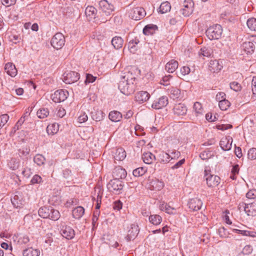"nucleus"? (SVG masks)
Listing matches in <instances>:
<instances>
[{"label":"nucleus","mask_w":256,"mask_h":256,"mask_svg":"<svg viewBox=\"0 0 256 256\" xmlns=\"http://www.w3.org/2000/svg\"><path fill=\"white\" fill-rule=\"evenodd\" d=\"M136 78L132 72H128L122 76L118 82V88L123 94L128 96L133 93L136 86Z\"/></svg>","instance_id":"obj_1"},{"label":"nucleus","mask_w":256,"mask_h":256,"mask_svg":"<svg viewBox=\"0 0 256 256\" xmlns=\"http://www.w3.org/2000/svg\"><path fill=\"white\" fill-rule=\"evenodd\" d=\"M206 33L209 39L218 40L221 38L222 28L220 25L216 24L208 28Z\"/></svg>","instance_id":"obj_2"},{"label":"nucleus","mask_w":256,"mask_h":256,"mask_svg":"<svg viewBox=\"0 0 256 256\" xmlns=\"http://www.w3.org/2000/svg\"><path fill=\"white\" fill-rule=\"evenodd\" d=\"M124 187V182L120 180L112 179L107 184L108 190L116 194L122 193Z\"/></svg>","instance_id":"obj_3"},{"label":"nucleus","mask_w":256,"mask_h":256,"mask_svg":"<svg viewBox=\"0 0 256 256\" xmlns=\"http://www.w3.org/2000/svg\"><path fill=\"white\" fill-rule=\"evenodd\" d=\"M256 44V36H251L248 41L243 42L242 46L247 54H252L255 50Z\"/></svg>","instance_id":"obj_4"},{"label":"nucleus","mask_w":256,"mask_h":256,"mask_svg":"<svg viewBox=\"0 0 256 256\" xmlns=\"http://www.w3.org/2000/svg\"><path fill=\"white\" fill-rule=\"evenodd\" d=\"M66 40L64 36L60 32L56 33L52 38L51 45L54 48L59 50L64 45Z\"/></svg>","instance_id":"obj_5"},{"label":"nucleus","mask_w":256,"mask_h":256,"mask_svg":"<svg viewBox=\"0 0 256 256\" xmlns=\"http://www.w3.org/2000/svg\"><path fill=\"white\" fill-rule=\"evenodd\" d=\"M204 178L206 184L210 188H214L220 183V178L218 176L212 174L206 170H204Z\"/></svg>","instance_id":"obj_6"},{"label":"nucleus","mask_w":256,"mask_h":256,"mask_svg":"<svg viewBox=\"0 0 256 256\" xmlns=\"http://www.w3.org/2000/svg\"><path fill=\"white\" fill-rule=\"evenodd\" d=\"M68 96V92L64 90H58L51 95V98L54 102H60L64 101Z\"/></svg>","instance_id":"obj_7"},{"label":"nucleus","mask_w":256,"mask_h":256,"mask_svg":"<svg viewBox=\"0 0 256 256\" xmlns=\"http://www.w3.org/2000/svg\"><path fill=\"white\" fill-rule=\"evenodd\" d=\"M63 81L66 84H71L77 82L80 79V74L78 72L70 71L64 74Z\"/></svg>","instance_id":"obj_8"},{"label":"nucleus","mask_w":256,"mask_h":256,"mask_svg":"<svg viewBox=\"0 0 256 256\" xmlns=\"http://www.w3.org/2000/svg\"><path fill=\"white\" fill-rule=\"evenodd\" d=\"M146 14V12L144 8L141 7H136L132 10L130 16L135 20H138L143 18Z\"/></svg>","instance_id":"obj_9"},{"label":"nucleus","mask_w":256,"mask_h":256,"mask_svg":"<svg viewBox=\"0 0 256 256\" xmlns=\"http://www.w3.org/2000/svg\"><path fill=\"white\" fill-rule=\"evenodd\" d=\"M194 3L192 0H185L184 2V8L180 10V13L184 16H189L193 11Z\"/></svg>","instance_id":"obj_10"},{"label":"nucleus","mask_w":256,"mask_h":256,"mask_svg":"<svg viewBox=\"0 0 256 256\" xmlns=\"http://www.w3.org/2000/svg\"><path fill=\"white\" fill-rule=\"evenodd\" d=\"M99 6L103 12L104 13L106 16L110 15L114 9V6L110 3H109L106 0L100 1Z\"/></svg>","instance_id":"obj_11"},{"label":"nucleus","mask_w":256,"mask_h":256,"mask_svg":"<svg viewBox=\"0 0 256 256\" xmlns=\"http://www.w3.org/2000/svg\"><path fill=\"white\" fill-rule=\"evenodd\" d=\"M139 232L138 226L135 224H132L128 232V234L126 237L128 241L134 240Z\"/></svg>","instance_id":"obj_12"},{"label":"nucleus","mask_w":256,"mask_h":256,"mask_svg":"<svg viewBox=\"0 0 256 256\" xmlns=\"http://www.w3.org/2000/svg\"><path fill=\"white\" fill-rule=\"evenodd\" d=\"M168 98L166 96H162L158 100H155L152 104V107L156 110H159L166 106L168 104Z\"/></svg>","instance_id":"obj_13"},{"label":"nucleus","mask_w":256,"mask_h":256,"mask_svg":"<svg viewBox=\"0 0 256 256\" xmlns=\"http://www.w3.org/2000/svg\"><path fill=\"white\" fill-rule=\"evenodd\" d=\"M11 201L13 206L16 208L21 207L24 202L22 194L19 192H16L14 194V196L11 198Z\"/></svg>","instance_id":"obj_14"},{"label":"nucleus","mask_w":256,"mask_h":256,"mask_svg":"<svg viewBox=\"0 0 256 256\" xmlns=\"http://www.w3.org/2000/svg\"><path fill=\"white\" fill-rule=\"evenodd\" d=\"M61 234L68 240H72L75 236L74 230L70 226H63L61 230Z\"/></svg>","instance_id":"obj_15"},{"label":"nucleus","mask_w":256,"mask_h":256,"mask_svg":"<svg viewBox=\"0 0 256 256\" xmlns=\"http://www.w3.org/2000/svg\"><path fill=\"white\" fill-rule=\"evenodd\" d=\"M232 138L228 136L224 137L221 139L220 142V146L221 148L225 151L229 150L232 148Z\"/></svg>","instance_id":"obj_16"},{"label":"nucleus","mask_w":256,"mask_h":256,"mask_svg":"<svg viewBox=\"0 0 256 256\" xmlns=\"http://www.w3.org/2000/svg\"><path fill=\"white\" fill-rule=\"evenodd\" d=\"M126 174V170L120 166L116 168L112 172L114 178L118 180L124 178Z\"/></svg>","instance_id":"obj_17"},{"label":"nucleus","mask_w":256,"mask_h":256,"mask_svg":"<svg viewBox=\"0 0 256 256\" xmlns=\"http://www.w3.org/2000/svg\"><path fill=\"white\" fill-rule=\"evenodd\" d=\"M202 205V200L198 198H193L190 200L188 202L189 208L194 211L199 210Z\"/></svg>","instance_id":"obj_18"},{"label":"nucleus","mask_w":256,"mask_h":256,"mask_svg":"<svg viewBox=\"0 0 256 256\" xmlns=\"http://www.w3.org/2000/svg\"><path fill=\"white\" fill-rule=\"evenodd\" d=\"M244 206V210L248 216H255L256 215V203L252 202L250 204H242Z\"/></svg>","instance_id":"obj_19"},{"label":"nucleus","mask_w":256,"mask_h":256,"mask_svg":"<svg viewBox=\"0 0 256 256\" xmlns=\"http://www.w3.org/2000/svg\"><path fill=\"white\" fill-rule=\"evenodd\" d=\"M150 98V94L146 91H140L135 96V100L140 104L146 102Z\"/></svg>","instance_id":"obj_20"},{"label":"nucleus","mask_w":256,"mask_h":256,"mask_svg":"<svg viewBox=\"0 0 256 256\" xmlns=\"http://www.w3.org/2000/svg\"><path fill=\"white\" fill-rule=\"evenodd\" d=\"M173 110L175 114L178 116H184L186 114L187 108L184 104H178L175 105Z\"/></svg>","instance_id":"obj_21"},{"label":"nucleus","mask_w":256,"mask_h":256,"mask_svg":"<svg viewBox=\"0 0 256 256\" xmlns=\"http://www.w3.org/2000/svg\"><path fill=\"white\" fill-rule=\"evenodd\" d=\"M222 68V66L217 60H211L208 66L209 70L212 72H218Z\"/></svg>","instance_id":"obj_22"},{"label":"nucleus","mask_w":256,"mask_h":256,"mask_svg":"<svg viewBox=\"0 0 256 256\" xmlns=\"http://www.w3.org/2000/svg\"><path fill=\"white\" fill-rule=\"evenodd\" d=\"M85 14L88 20L91 21L96 18V10L92 6H88L85 10Z\"/></svg>","instance_id":"obj_23"},{"label":"nucleus","mask_w":256,"mask_h":256,"mask_svg":"<svg viewBox=\"0 0 256 256\" xmlns=\"http://www.w3.org/2000/svg\"><path fill=\"white\" fill-rule=\"evenodd\" d=\"M126 157V152L122 148H117L114 156V158L115 160L122 161Z\"/></svg>","instance_id":"obj_24"},{"label":"nucleus","mask_w":256,"mask_h":256,"mask_svg":"<svg viewBox=\"0 0 256 256\" xmlns=\"http://www.w3.org/2000/svg\"><path fill=\"white\" fill-rule=\"evenodd\" d=\"M4 69L6 73L12 77L15 76L17 74V70L15 66L11 62L6 64Z\"/></svg>","instance_id":"obj_25"},{"label":"nucleus","mask_w":256,"mask_h":256,"mask_svg":"<svg viewBox=\"0 0 256 256\" xmlns=\"http://www.w3.org/2000/svg\"><path fill=\"white\" fill-rule=\"evenodd\" d=\"M109 119L114 122H120L122 118V114L118 111H111L108 114Z\"/></svg>","instance_id":"obj_26"},{"label":"nucleus","mask_w":256,"mask_h":256,"mask_svg":"<svg viewBox=\"0 0 256 256\" xmlns=\"http://www.w3.org/2000/svg\"><path fill=\"white\" fill-rule=\"evenodd\" d=\"M178 65V62L176 60H172L166 64L165 68L168 72L172 73L177 69Z\"/></svg>","instance_id":"obj_27"},{"label":"nucleus","mask_w":256,"mask_h":256,"mask_svg":"<svg viewBox=\"0 0 256 256\" xmlns=\"http://www.w3.org/2000/svg\"><path fill=\"white\" fill-rule=\"evenodd\" d=\"M92 118L96 122L102 120L105 116V114L101 110H94L92 112Z\"/></svg>","instance_id":"obj_28"},{"label":"nucleus","mask_w":256,"mask_h":256,"mask_svg":"<svg viewBox=\"0 0 256 256\" xmlns=\"http://www.w3.org/2000/svg\"><path fill=\"white\" fill-rule=\"evenodd\" d=\"M84 213V208L81 206H78L72 210V214L74 218L76 219H80Z\"/></svg>","instance_id":"obj_29"},{"label":"nucleus","mask_w":256,"mask_h":256,"mask_svg":"<svg viewBox=\"0 0 256 256\" xmlns=\"http://www.w3.org/2000/svg\"><path fill=\"white\" fill-rule=\"evenodd\" d=\"M168 92L170 97L174 100L178 98L180 96V90L174 87H171L168 88Z\"/></svg>","instance_id":"obj_30"},{"label":"nucleus","mask_w":256,"mask_h":256,"mask_svg":"<svg viewBox=\"0 0 256 256\" xmlns=\"http://www.w3.org/2000/svg\"><path fill=\"white\" fill-rule=\"evenodd\" d=\"M50 206L40 208L38 212L39 216L44 218H48L50 217V212H51L50 210H50Z\"/></svg>","instance_id":"obj_31"},{"label":"nucleus","mask_w":256,"mask_h":256,"mask_svg":"<svg viewBox=\"0 0 256 256\" xmlns=\"http://www.w3.org/2000/svg\"><path fill=\"white\" fill-rule=\"evenodd\" d=\"M142 158L144 163L150 164L155 160V156L152 152H148L143 154Z\"/></svg>","instance_id":"obj_32"},{"label":"nucleus","mask_w":256,"mask_h":256,"mask_svg":"<svg viewBox=\"0 0 256 256\" xmlns=\"http://www.w3.org/2000/svg\"><path fill=\"white\" fill-rule=\"evenodd\" d=\"M158 28L156 25L148 24L143 29V33L145 35H152L154 34L156 30Z\"/></svg>","instance_id":"obj_33"},{"label":"nucleus","mask_w":256,"mask_h":256,"mask_svg":"<svg viewBox=\"0 0 256 256\" xmlns=\"http://www.w3.org/2000/svg\"><path fill=\"white\" fill-rule=\"evenodd\" d=\"M24 256H39L40 251L37 249H33L32 248H28L23 251Z\"/></svg>","instance_id":"obj_34"},{"label":"nucleus","mask_w":256,"mask_h":256,"mask_svg":"<svg viewBox=\"0 0 256 256\" xmlns=\"http://www.w3.org/2000/svg\"><path fill=\"white\" fill-rule=\"evenodd\" d=\"M149 222L152 224L158 226L162 221V218L158 214H151L148 218Z\"/></svg>","instance_id":"obj_35"},{"label":"nucleus","mask_w":256,"mask_h":256,"mask_svg":"<svg viewBox=\"0 0 256 256\" xmlns=\"http://www.w3.org/2000/svg\"><path fill=\"white\" fill-rule=\"evenodd\" d=\"M59 129V125L58 124H49L46 128V132L48 135H54L58 132Z\"/></svg>","instance_id":"obj_36"},{"label":"nucleus","mask_w":256,"mask_h":256,"mask_svg":"<svg viewBox=\"0 0 256 256\" xmlns=\"http://www.w3.org/2000/svg\"><path fill=\"white\" fill-rule=\"evenodd\" d=\"M123 40L121 37L115 36L112 40V44L116 49H118L122 47Z\"/></svg>","instance_id":"obj_37"},{"label":"nucleus","mask_w":256,"mask_h":256,"mask_svg":"<svg viewBox=\"0 0 256 256\" xmlns=\"http://www.w3.org/2000/svg\"><path fill=\"white\" fill-rule=\"evenodd\" d=\"M50 210H50L51 212H50V217L48 218L52 220H58L60 216L58 210H54L52 206H50Z\"/></svg>","instance_id":"obj_38"},{"label":"nucleus","mask_w":256,"mask_h":256,"mask_svg":"<svg viewBox=\"0 0 256 256\" xmlns=\"http://www.w3.org/2000/svg\"><path fill=\"white\" fill-rule=\"evenodd\" d=\"M170 8L171 6L170 3L168 2H162L160 6V12L161 14H164L169 12Z\"/></svg>","instance_id":"obj_39"},{"label":"nucleus","mask_w":256,"mask_h":256,"mask_svg":"<svg viewBox=\"0 0 256 256\" xmlns=\"http://www.w3.org/2000/svg\"><path fill=\"white\" fill-rule=\"evenodd\" d=\"M140 42V40L136 38L130 40L128 44V47L131 52H134L137 50L136 45Z\"/></svg>","instance_id":"obj_40"},{"label":"nucleus","mask_w":256,"mask_h":256,"mask_svg":"<svg viewBox=\"0 0 256 256\" xmlns=\"http://www.w3.org/2000/svg\"><path fill=\"white\" fill-rule=\"evenodd\" d=\"M158 157L160 158V160L161 162L167 163L170 160V154L164 151H162L160 152Z\"/></svg>","instance_id":"obj_41"},{"label":"nucleus","mask_w":256,"mask_h":256,"mask_svg":"<svg viewBox=\"0 0 256 256\" xmlns=\"http://www.w3.org/2000/svg\"><path fill=\"white\" fill-rule=\"evenodd\" d=\"M8 165L12 170H16L19 168L20 162L16 158H13L10 160Z\"/></svg>","instance_id":"obj_42"},{"label":"nucleus","mask_w":256,"mask_h":256,"mask_svg":"<svg viewBox=\"0 0 256 256\" xmlns=\"http://www.w3.org/2000/svg\"><path fill=\"white\" fill-rule=\"evenodd\" d=\"M212 54V50L209 47H204L200 48V54L204 56L210 57Z\"/></svg>","instance_id":"obj_43"},{"label":"nucleus","mask_w":256,"mask_h":256,"mask_svg":"<svg viewBox=\"0 0 256 256\" xmlns=\"http://www.w3.org/2000/svg\"><path fill=\"white\" fill-rule=\"evenodd\" d=\"M218 106L222 110H226L230 106V102L226 99H222L219 102Z\"/></svg>","instance_id":"obj_44"},{"label":"nucleus","mask_w":256,"mask_h":256,"mask_svg":"<svg viewBox=\"0 0 256 256\" xmlns=\"http://www.w3.org/2000/svg\"><path fill=\"white\" fill-rule=\"evenodd\" d=\"M36 114L40 118H44L48 116L49 111L47 108H42L38 110Z\"/></svg>","instance_id":"obj_45"},{"label":"nucleus","mask_w":256,"mask_h":256,"mask_svg":"<svg viewBox=\"0 0 256 256\" xmlns=\"http://www.w3.org/2000/svg\"><path fill=\"white\" fill-rule=\"evenodd\" d=\"M147 171L144 167H140L134 170L132 172L133 175L136 177H138L144 175Z\"/></svg>","instance_id":"obj_46"},{"label":"nucleus","mask_w":256,"mask_h":256,"mask_svg":"<svg viewBox=\"0 0 256 256\" xmlns=\"http://www.w3.org/2000/svg\"><path fill=\"white\" fill-rule=\"evenodd\" d=\"M247 26L250 30L256 31V18H252L248 20Z\"/></svg>","instance_id":"obj_47"},{"label":"nucleus","mask_w":256,"mask_h":256,"mask_svg":"<svg viewBox=\"0 0 256 256\" xmlns=\"http://www.w3.org/2000/svg\"><path fill=\"white\" fill-rule=\"evenodd\" d=\"M45 160L44 157L40 154H36L34 158V162L40 166L44 164Z\"/></svg>","instance_id":"obj_48"},{"label":"nucleus","mask_w":256,"mask_h":256,"mask_svg":"<svg viewBox=\"0 0 256 256\" xmlns=\"http://www.w3.org/2000/svg\"><path fill=\"white\" fill-rule=\"evenodd\" d=\"M193 108L195 111L196 116H198L199 114H202L203 109L200 102H194Z\"/></svg>","instance_id":"obj_49"},{"label":"nucleus","mask_w":256,"mask_h":256,"mask_svg":"<svg viewBox=\"0 0 256 256\" xmlns=\"http://www.w3.org/2000/svg\"><path fill=\"white\" fill-rule=\"evenodd\" d=\"M218 233L220 237L222 238H228L230 233L224 227H221L218 230Z\"/></svg>","instance_id":"obj_50"},{"label":"nucleus","mask_w":256,"mask_h":256,"mask_svg":"<svg viewBox=\"0 0 256 256\" xmlns=\"http://www.w3.org/2000/svg\"><path fill=\"white\" fill-rule=\"evenodd\" d=\"M212 154L211 152L205 150L200 154V157L202 160H206L211 158Z\"/></svg>","instance_id":"obj_51"},{"label":"nucleus","mask_w":256,"mask_h":256,"mask_svg":"<svg viewBox=\"0 0 256 256\" xmlns=\"http://www.w3.org/2000/svg\"><path fill=\"white\" fill-rule=\"evenodd\" d=\"M24 122V118H21L13 128V129L12 130L11 133L14 134L17 130H19L20 127L22 125Z\"/></svg>","instance_id":"obj_52"},{"label":"nucleus","mask_w":256,"mask_h":256,"mask_svg":"<svg viewBox=\"0 0 256 256\" xmlns=\"http://www.w3.org/2000/svg\"><path fill=\"white\" fill-rule=\"evenodd\" d=\"M248 157L250 160L256 159V148H252L248 151Z\"/></svg>","instance_id":"obj_53"},{"label":"nucleus","mask_w":256,"mask_h":256,"mask_svg":"<svg viewBox=\"0 0 256 256\" xmlns=\"http://www.w3.org/2000/svg\"><path fill=\"white\" fill-rule=\"evenodd\" d=\"M230 88L236 92H238L241 90L240 84L237 82H233L230 84Z\"/></svg>","instance_id":"obj_54"},{"label":"nucleus","mask_w":256,"mask_h":256,"mask_svg":"<svg viewBox=\"0 0 256 256\" xmlns=\"http://www.w3.org/2000/svg\"><path fill=\"white\" fill-rule=\"evenodd\" d=\"M96 78V76H93L92 74H86V78L84 81V83L87 84H88L92 83L94 82Z\"/></svg>","instance_id":"obj_55"},{"label":"nucleus","mask_w":256,"mask_h":256,"mask_svg":"<svg viewBox=\"0 0 256 256\" xmlns=\"http://www.w3.org/2000/svg\"><path fill=\"white\" fill-rule=\"evenodd\" d=\"M9 116L7 114L0 116V127H2L8 121Z\"/></svg>","instance_id":"obj_56"},{"label":"nucleus","mask_w":256,"mask_h":256,"mask_svg":"<svg viewBox=\"0 0 256 256\" xmlns=\"http://www.w3.org/2000/svg\"><path fill=\"white\" fill-rule=\"evenodd\" d=\"M63 176L66 179H72V174L70 170L66 168L63 170Z\"/></svg>","instance_id":"obj_57"},{"label":"nucleus","mask_w":256,"mask_h":256,"mask_svg":"<svg viewBox=\"0 0 256 256\" xmlns=\"http://www.w3.org/2000/svg\"><path fill=\"white\" fill-rule=\"evenodd\" d=\"M240 234H241L242 235L245 236H250L251 237H256V232H254L244 230H240Z\"/></svg>","instance_id":"obj_58"},{"label":"nucleus","mask_w":256,"mask_h":256,"mask_svg":"<svg viewBox=\"0 0 256 256\" xmlns=\"http://www.w3.org/2000/svg\"><path fill=\"white\" fill-rule=\"evenodd\" d=\"M168 152L170 154V160L173 159H178L180 156V153L178 151L174 150L171 152L169 150Z\"/></svg>","instance_id":"obj_59"},{"label":"nucleus","mask_w":256,"mask_h":256,"mask_svg":"<svg viewBox=\"0 0 256 256\" xmlns=\"http://www.w3.org/2000/svg\"><path fill=\"white\" fill-rule=\"evenodd\" d=\"M18 152V154L22 158L28 156L29 154L30 150L27 148H22L19 149Z\"/></svg>","instance_id":"obj_60"},{"label":"nucleus","mask_w":256,"mask_h":256,"mask_svg":"<svg viewBox=\"0 0 256 256\" xmlns=\"http://www.w3.org/2000/svg\"><path fill=\"white\" fill-rule=\"evenodd\" d=\"M172 76L171 75L166 76H164L162 80H160V84L164 86H168L170 84V79Z\"/></svg>","instance_id":"obj_61"},{"label":"nucleus","mask_w":256,"mask_h":256,"mask_svg":"<svg viewBox=\"0 0 256 256\" xmlns=\"http://www.w3.org/2000/svg\"><path fill=\"white\" fill-rule=\"evenodd\" d=\"M246 197L249 199H254L256 198V190H251L246 194Z\"/></svg>","instance_id":"obj_62"},{"label":"nucleus","mask_w":256,"mask_h":256,"mask_svg":"<svg viewBox=\"0 0 256 256\" xmlns=\"http://www.w3.org/2000/svg\"><path fill=\"white\" fill-rule=\"evenodd\" d=\"M78 203V200L74 198H70L68 200L66 204L67 207H70L72 206L76 205Z\"/></svg>","instance_id":"obj_63"},{"label":"nucleus","mask_w":256,"mask_h":256,"mask_svg":"<svg viewBox=\"0 0 256 256\" xmlns=\"http://www.w3.org/2000/svg\"><path fill=\"white\" fill-rule=\"evenodd\" d=\"M42 180V178L40 176L35 174L32 178L30 182L32 184H40Z\"/></svg>","instance_id":"obj_64"}]
</instances>
